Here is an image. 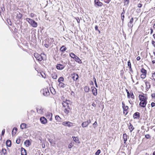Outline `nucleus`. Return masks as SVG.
<instances>
[{"instance_id":"49","label":"nucleus","mask_w":155,"mask_h":155,"mask_svg":"<svg viewBox=\"0 0 155 155\" xmlns=\"http://www.w3.org/2000/svg\"><path fill=\"white\" fill-rule=\"evenodd\" d=\"M73 146L72 143H70L68 146V147L69 148H71Z\"/></svg>"},{"instance_id":"5","label":"nucleus","mask_w":155,"mask_h":155,"mask_svg":"<svg viewBox=\"0 0 155 155\" xmlns=\"http://www.w3.org/2000/svg\"><path fill=\"white\" fill-rule=\"evenodd\" d=\"M70 101L68 100H66L63 101L62 103V105L64 108L71 107Z\"/></svg>"},{"instance_id":"18","label":"nucleus","mask_w":155,"mask_h":155,"mask_svg":"<svg viewBox=\"0 0 155 155\" xmlns=\"http://www.w3.org/2000/svg\"><path fill=\"white\" fill-rule=\"evenodd\" d=\"M30 24L34 27H36L37 26V24L33 20L31 19H30Z\"/></svg>"},{"instance_id":"62","label":"nucleus","mask_w":155,"mask_h":155,"mask_svg":"<svg viewBox=\"0 0 155 155\" xmlns=\"http://www.w3.org/2000/svg\"><path fill=\"white\" fill-rule=\"evenodd\" d=\"M150 34L151 35L152 34V33H153V29H152V28H150Z\"/></svg>"},{"instance_id":"36","label":"nucleus","mask_w":155,"mask_h":155,"mask_svg":"<svg viewBox=\"0 0 155 155\" xmlns=\"http://www.w3.org/2000/svg\"><path fill=\"white\" fill-rule=\"evenodd\" d=\"M66 50L67 48L64 45L62 46L60 48L61 51L63 52H64Z\"/></svg>"},{"instance_id":"53","label":"nucleus","mask_w":155,"mask_h":155,"mask_svg":"<svg viewBox=\"0 0 155 155\" xmlns=\"http://www.w3.org/2000/svg\"><path fill=\"white\" fill-rule=\"evenodd\" d=\"M20 142V139L19 138L17 139L16 140V143L17 144H19Z\"/></svg>"},{"instance_id":"28","label":"nucleus","mask_w":155,"mask_h":155,"mask_svg":"<svg viewBox=\"0 0 155 155\" xmlns=\"http://www.w3.org/2000/svg\"><path fill=\"white\" fill-rule=\"evenodd\" d=\"M145 84L146 85V89L148 90L150 87L151 86L150 83L148 81H146Z\"/></svg>"},{"instance_id":"20","label":"nucleus","mask_w":155,"mask_h":155,"mask_svg":"<svg viewBox=\"0 0 155 155\" xmlns=\"http://www.w3.org/2000/svg\"><path fill=\"white\" fill-rule=\"evenodd\" d=\"M71 109V107H65L64 109V112L66 114H68Z\"/></svg>"},{"instance_id":"60","label":"nucleus","mask_w":155,"mask_h":155,"mask_svg":"<svg viewBox=\"0 0 155 155\" xmlns=\"http://www.w3.org/2000/svg\"><path fill=\"white\" fill-rule=\"evenodd\" d=\"M35 14L33 13H31L30 14V16L31 17H33L35 15Z\"/></svg>"},{"instance_id":"34","label":"nucleus","mask_w":155,"mask_h":155,"mask_svg":"<svg viewBox=\"0 0 155 155\" xmlns=\"http://www.w3.org/2000/svg\"><path fill=\"white\" fill-rule=\"evenodd\" d=\"M58 86L60 88H63L65 87V84L62 82H59Z\"/></svg>"},{"instance_id":"19","label":"nucleus","mask_w":155,"mask_h":155,"mask_svg":"<svg viewBox=\"0 0 155 155\" xmlns=\"http://www.w3.org/2000/svg\"><path fill=\"white\" fill-rule=\"evenodd\" d=\"M64 66L62 64H58L56 65V68L58 70H61L64 69Z\"/></svg>"},{"instance_id":"33","label":"nucleus","mask_w":155,"mask_h":155,"mask_svg":"<svg viewBox=\"0 0 155 155\" xmlns=\"http://www.w3.org/2000/svg\"><path fill=\"white\" fill-rule=\"evenodd\" d=\"M17 130V128L16 127H14L12 131V136L14 135L16 133V132Z\"/></svg>"},{"instance_id":"39","label":"nucleus","mask_w":155,"mask_h":155,"mask_svg":"<svg viewBox=\"0 0 155 155\" xmlns=\"http://www.w3.org/2000/svg\"><path fill=\"white\" fill-rule=\"evenodd\" d=\"M26 127V124L24 123L21 124L20 125L21 128L22 129H23L24 128H25Z\"/></svg>"},{"instance_id":"29","label":"nucleus","mask_w":155,"mask_h":155,"mask_svg":"<svg viewBox=\"0 0 155 155\" xmlns=\"http://www.w3.org/2000/svg\"><path fill=\"white\" fill-rule=\"evenodd\" d=\"M21 155H27L26 150L24 148H21Z\"/></svg>"},{"instance_id":"32","label":"nucleus","mask_w":155,"mask_h":155,"mask_svg":"<svg viewBox=\"0 0 155 155\" xmlns=\"http://www.w3.org/2000/svg\"><path fill=\"white\" fill-rule=\"evenodd\" d=\"M6 144L7 147H10L11 146V141L9 140H7L6 141Z\"/></svg>"},{"instance_id":"63","label":"nucleus","mask_w":155,"mask_h":155,"mask_svg":"<svg viewBox=\"0 0 155 155\" xmlns=\"http://www.w3.org/2000/svg\"><path fill=\"white\" fill-rule=\"evenodd\" d=\"M98 27L97 25H96L95 27V28L96 30H98Z\"/></svg>"},{"instance_id":"42","label":"nucleus","mask_w":155,"mask_h":155,"mask_svg":"<svg viewBox=\"0 0 155 155\" xmlns=\"http://www.w3.org/2000/svg\"><path fill=\"white\" fill-rule=\"evenodd\" d=\"M24 144L26 146H29V140H28L24 142Z\"/></svg>"},{"instance_id":"38","label":"nucleus","mask_w":155,"mask_h":155,"mask_svg":"<svg viewBox=\"0 0 155 155\" xmlns=\"http://www.w3.org/2000/svg\"><path fill=\"white\" fill-rule=\"evenodd\" d=\"M1 151L2 154H3L4 155L7 154V153L6 150L5 149L2 148Z\"/></svg>"},{"instance_id":"47","label":"nucleus","mask_w":155,"mask_h":155,"mask_svg":"<svg viewBox=\"0 0 155 155\" xmlns=\"http://www.w3.org/2000/svg\"><path fill=\"white\" fill-rule=\"evenodd\" d=\"M145 137L147 139H150L151 137L150 136L149 134H147L145 135Z\"/></svg>"},{"instance_id":"8","label":"nucleus","mask_w":155,"mask_h":155,"mask_svg":"<svg viewBox=\"0 0 155 155\" xmlns=\"http://www.w3.org/2000/svg\"><path fill=\"white\" fill-rule=\"evenodd\" d=\"M94 2L96 6L101 7L103 5V3L99 0H94Z\"/></svg>"},{"instance_id":"56","label":"nucleus","mask_w":155,"mask_h":155,"mask_svg":"<svg viewBox=\"0 0 155 155\" xmlns=\"http://www.w3.org/2000/svg\"><path fill=\"white\" fill-rule=\"evenodd\" d=\"M142 6V4L141 3H139L138 4L137 6L138 7L140 8Z\"/></svg>"},{"instance_id":"48","label":"nucleus","mask_w":155,"mask_h":155,"mask_svg":"<svg viewBox=\"0 0 155 155\" xmlns=\"http://www.w3.org/2000/svg\"><path fill=\"white\" fill-rule=\"evenodd\" d=\"M151 97L152 99H155V93H152L151 94Z\"/></svg>"},{"instance_id":"3","label":"nucleus","mask_w":155,"mask_h":155,"mask_svg":"<svg viewBox=\"0 0 155 155\" xmlns=\"http://www.w3.org/2000/svg\"><path fill=\"white\" fill-rule=\"evenodd\" d=\"M122 105L123 109V114L126 115H127L129 112V107L128 106L125 105L124 101L122 102Z\"/></svg>"},{"instance_id":"45","label":"nucleus","mask_w":155,"mask_h":155,"mask_svg":"<svg viewBox=\"0 0 155 155\" xmlns=\"http://www.w3.org/2000/svg\"><path fill=\"white\" fill-rule=\"evenodd\" d=\"M50 91L52 94H55L56 92L55 91V90L53 88L50 89Z\"/></svg>"},{"instance_id":"27","label":"nucleus","mask_w":155,"mask_h":155,"mask_svg":"<svg viewBox=\"0 0 155 155\" xmlns=\"http://www.w3.org/2000/svg\"><path fill=\"white\" fill-rule=\"evenodd\" d=\"M128 98L129 99L131 98L132 100H134V99L135 96L132 91H131L130 92V97H128Z\"/></svg>"},{"instance_id":"40","label":"nucleus","mask_w":155,"mask_h":155,"mask_svg":"<svg viewBox=\"0 0 155 155\" xmlns=\"http://www.w3.org/2000/svg\"><path fill=\"white\" fill-rule=\"evenodd\" d=\"M64 79L63 77H60L58 79V82H61L64 81Z\"/></svg>"},{"instance_id":"64","label":"nucleus","mask_w":155,"mask_h":155,"mask_svg":"<svg viewBox=\"0 0 155 155\" xmlns=\"http://www.w3.org/2000/svg\"><path fill=\"white\" fill-rule=\"evenodd\" d=\"M136 59L137 61H139L140 59V56H138L137 58Z\"/></svg>"},{"instance_id":"59","label":"nucleus","mask_w":155,"mask_h":155,"mask_svg":"<svg viewBox=\"0 0 155 155\" xmlns=\"http://www.w3.org/2000/svg\"><path fill=\"white\" fill-rule=\"evenodd\" d=\"M5 133V129H3L2 130V135H3Z\"/></svg>"},{"instance_id":"55","label":"nucleus","mask_w":155,"mask_h":155,"mask_svg":"<svg viewBox=\"0 0 155 155\" xmlns=\"http://www.w3.org/2000/svg\"><path fill=\"white\" fill-rule=\"evenodd\" d=\"M94 127L95 128V127H97V122L95 121L94 123L93 124Z\"/></svg>"},{"instance_id":"44","label":"nucleus","mask_w":155,"mask_h":155,"mask_svg":"<svg viewBox=\"0 0 155 155\" xmlns=\"http://www.w3.org/2000/svg\"><path fill=\"white\" fill-rule=\"evenodd\" d=\"M124 5H128L129 3V0H124Z\"/></svg>"},{"instance_id":"58","label":"nucleus","mask_w":155,"mask_h":155,"mask_svg":"<svg viewBox=\"0 0 155 155\" xmlns=\"http://www.w3.org/2000/svg\"><path fill=\"white\" fill-rule=\"evenodd\" d=\"M45 47L46 48H48L49 47V45L47 44H45L44 45Z\"/></svg>"},{"instance_id":"25","label":"nucleus","mask_w":155,"mask_h":155,"mask_svg":"<svg viewBox=\"0 0 155 155\" xmlns=\"http://www.w3.org/2000/svg\"><path fill=\"white\" fill-rule=\"evenodd\" d=\"M75 61L79 63V64H81L82 61L80 59V58L76 56L75 57L74 59Z\"/></svg>"},{"instance_id":"35","label":"nucleus","mask_w":155,"mask_h":155,"mask_svg":"<svg viewBox=\"0 0 155 155\" xmlns=\"http://www.w3.org/2000/svg\"><path fill=\"white\" fill-rule=\"evenodd\" d=\"M55 119L57 120V122H60L61 121V118L58 115H56L55 116Z\"/></svg>"},{"instance_id":"9","label":"nucleus","mask_w":155,"mask_h":155,"mask_svg":"<svg viewBox=\"0 0 155 155\" xmlns=\"http://www.w3.org/2000/svg\"><path fill=\"white\" fill-rule=\"evenodd\" d=\"M134 18H132L130 19L127 25L129 28L132 29L133 27V23L134 21Z\"/></svg>"},{"instance_id":"31","label":"nucleus","mask_w":155,"mask_h":155,"mask_svg":"<svg viewBox=\"0 0 155 155\" xmlns=\"http://www.w3.org/2000/svg\"><path fill=\"white\" fill-rule=\"evenodd\" d=\"M51 77L53 79H57V74L55 72H53L51 74Z\"/></svg>"},{"instance_id":"30","label":"nucleus","mask_w":155,"mask_h":155,"mask_svg":"<svg viewBox=\"0 0 155 155\" xmlns=\"http://www.w3.org/2000/svg\"><path fill=\"white\" fill-rule=\"evenodd\" d=\"M125 13V12L124 10H123V12L121 13V18L122 22H124V19L125 18L124 16V14Z\"/></svg>"},{"instance_id":"6","label":"nucleus","mask_w":155,"mask_h":155,"mask_svg":"<svg viewBox=\"0 0 155 155\" xmlns=\"http://www.w3.org/2000/svg\"><path fill=\"white\" fill-rule=\"evenodd\" d=\"M62 124L65 126H68V127L73 126L74 124L69 121H64L62 122Z\"/></svg>"},{"instance_id":"51","label":"nucleus","mask_w":155,"mask_h":155,"mask_svg":"<svg viewBox=\"0 0 155 155\" xmlns=\"http://www.w3.org/2000/svg\"><path fill=\"white\" fill-rule=\"evenodd\" d=\"M126 91L127 93V97H130V92L128 91L127 89H126Z\"/></svg>"},{"instance_id":"1","label":"nucleus","mask_w":155,"mask_h":155,"mask_svg":"<svg viewBox=\"0 0 155 155\" xmlns=\"http://www.w3.org/2000/svg\"><path fill=\"white\" fill-rule=\"evenodd\" d=\"M139 98L140 101L139 105L143 107H145L147 103L148 97L147 95L141 92L139 95Z\"/></svg>"},{"instance_id":"21","label":"nucleus","mask_w":155,"mask_h":155,"mask_svg":"<svg viewBox=\"0 0 155 155\" xmlns=\"http://www.w3.org/2000/svg\"><path fill=\"white\" fill-rule=\"evenodd\" d=\"M128 136L126 134H123V139L124 140V144H126V142L127 141V140Z\"/></svg>"},{"instance_id":"52","label":"nucleus","mask_w":155,"mask_h":155,"mask_svg":"<svg viewBox=\"0 0 155 155\" xmlns=\"http://www.w3.org/2000/svg\"><path fill=\"white\" fill-rule=\"evenodd\" d=\"M75 18L76 20L78 23L79 24L80 22V19H79V17Z\"/></svg>"},{"instance_id":"46","label":"nucleus","mask_w":155,"mask_h":155,"mask_svg":"<svg viewBox=\"0 0 155 155\" xmlns=\"http://www.w3.org/2000/svg\"><path fill=\"white\" fill-rule=\"evenodd\" d=\"M101 153V151L100 150H98L95 153V155H99Z\"/></svg>"},{"instance_id":"7","label":"nucleus","mask_w":155,"mask_h":155,"mask_svg":"<svg viewBox=\"0 0 155 155\" xmlns=\"http://www.w3.org/2000/svg\"><path fill=\"white\" fill-rule=\"evenodd\" d=\"M41 91L43 94L45 96H47L50 94L49 90L48 88H44Z\"/></svg>"},{"instance_id":"24","label":"nucleus","mask_w":155,"mask_h":155,"mask_svg":"<svg viewBox=\"0 0 155 155\" xmlns=\"http://www.w3.org/2000/svg\"><path fill=\"white\" fill-rule=\"evenodd\" d=\"M127 65L129 68V70L131 72H133V71L131 68V64L130 60L127 62Z\"/></svg>"},{"instance_id":"57","label":"nucleus","mask_w":155,"mask_h":155,"mask_svg":"<svg viewBox=\"0 0 155 155\" xmlns=\"http://www.w3.org/2000/svg\"><path fill=\"white\" fill-rule=\"evenodd\" d=\"M151 106L152 107H155V103L154 102H152L151 103Z\"/></svg>"},{"instance_id":"4","label":"nucleus","mask_w":155,"mask_h":155,"mask_svg":"<svg viewBox=\"0 0 155 155\" xmlns=\"http://www.w3.org/2000/svg\"><path fill=\"white\" fill-rule=\"evenodd\" d=\"M140 72L142 74H140V77L142 79H144L146 78L147 74V71L143 68H142L140 69Z\"/></svg>"},{"instance_id":"50","label":"nucleus","mask_w":155,"mask_h":155,"mask_svg":"<svg viewBox=\"0 0 155 155\" xmlns=\"http://www.w3.org/2000/svg\"><path fill=\"white\" fill-rule=\"evenodd\" d=\"M111 0H104V3L106 4H109Z\"/></svg>"},{"instance_id":"54","label":"nucleus","mask_w":155,"mask_h":155,"mask_svg":"<svg viewBox=\"0 0 155 155\" xmlns=\"http://www.w3.org/2000/svg\"><path fill=\"white\" fill-rule=\"evenodd\" d=\"M7 21L9 25H12V22H11V20L10 19H8L7 20Z\"/></svg>"},{"instance_id":"61","label":"nucleus","mask_w":155,"mask_h":155,"mask_svg":"<svg viewBox=\"0 0 155 155\" xmlns=\"http://www.w3.org/2000/svg\"><path fill=\"white\" fill-rule=\"evenodd\" d=\"M1 8L2 11L3 10L4 11L5 9V8L4 6V5H3V7H2Z\"/></svg>"},{"instance_id":"10","label":"nucleus","mask_w":155,"mask_h":155,"mask_svg":"<svg viewBox=\"0 0 155 155\" xmlns=\"http://www.w3.org/2000/svg\"><path fill=\"white\" fill-rule=\"evenodd\" d=\"M16 18L18 19L17 21H19L18 23H19L20 22V20L21 19V18L22 17V15L19 12H17L16 13Z\"/></svg>"},{"instance_id":"2","label":"nucleus","mask_w":155,"mask_h":155,"mask_svg":"<svg viewBox=\"0 0 155 155\" xmlns=\"http://www.w3.org/2000/svg\"><path fill=\"white\" fill-rule=\"evenodd\" d=\"M34 55L36 59L39 61H41L46 57L44 53H41V54H39L38 53H36L34 54Z\"/></svg>"},{"instance_id":"43","label":"nucleus","mask_w":155,"mask_h":155,"mask_svg":"<svg viewBox=\"0 0 155 155\" xmlns=\"http://www.w3.org/2000/svg\"><path fill=\"white\" fill-rule=\"evenodd\" d=\"M151 78L152 80H153L154 81H155V72L152 73V75Z\"/></svg>"},{"instance_id":"37","label":"nucleus","mask_w":155,"mask_h":155,"mask_svg":"<svg viewBox=\"0 0 155 155\" xmlns=\"http://www.w3.org/2000/svg\"><path fill=\"white\" fill-rule=\"evenodd\" d=\"M84 90L85 92H88L90 90L89 87L88 86H85L84 87Z\"/></svg>"},{"instance_id":"15","label":"nucleus","mask_w":155,"mask_h":155,"mask_svg":"<svg viewBox=\"0 0 155 155\" xmlns=\"http://www.w3.org/2000/svg\"><path fill=\"white\" fill-rule=\"evenodd\" d=\"M91 89L93 94L95 96H97V89L94 87H92Z\"/></svg>"},{"instance_id":"16","label":"nucleus","mask_w":155,"mask_h":155,"mask_svg":"<svg viewBox=\"0 0 155 155\" xmlns=\"http://www.w3.org/2000/svg\"><path fill=\"white\" fill-rule=\"evenodd\" d=\"M40 120L41 123L43 124H46L47 122V120L44 117H42L40 118Z\"/></svg>"},{"instance_id":"11","label":"nucleus","mask_w":155,"mask_h":155,"mask_svg":"<svg viewBox=\"0 0 155 155\" xmlns=\"http://www.w3.org/2000/svg\"><path fill=\"white\" fill-rule=\"evenodd\" d=\"M91 123V121L90 120H89L87 121L83 122L81 124L82 126L84 128L87 127L89 124Z\"/></svg>"},{"instance_id":"17","label":"nucleus","mask_w":155,"mask_h":155,"mask_svg":"<svg viewBox=\"0 0 155 155\" xmlns=\"http://www.w3.org/2000/svg\"><path fill=\"white\" fill-rule=\"evenodd\" d=\"M133 117L134 119H139L140 117V114L138 112H135L133 115Z\"/></svg>"},{"instance_id":"26","label":"nucleus","mask_w":155,"mask_h":155,"mask_svg":"<svg viewBox=\"0 0 155 155\" xmlns=\"http://www.w3.org/2000/svg\"><path fill=\"white\" fill-rule=\"evenodd\" d=\"M36 70L37 71L38 73H40V74L41 75L42 77L44 78H46V75L45 74V73L43 71H38V70H36Z\"/></svg>"},{"instance_id":"13","label":"nucleus","mask_w":155,"mask_h":155,"mask_svg":"<svg viewBox=\"0 0 155 155\" xmlns=\"http://www.w3.org/2000/svg\"><path fill=\"white\" fill-rule=\"evenodd\" d=\"M45 116L46 118L50 121L52 120V114L50 112H47L45 114Z\"/></svg>"},{"instance_id":"41","label":"nucleus","mask_w":155,"mask_h":155,"mask_svg":"<svg viewBox=\"0 0 155 155\" xmlns=\"http://www.w3.org/2000/svg\"><path fill=\"white\" fill-rule=\"evenodd\" d=\"M70 57L73 58V59H74L75 57L76 56L74 53H71L70 54Z\"/></svg>"},{"instance_id":"22","label":"nucleus","mask_w":155,"mask_h":155,"mask_svg":"<svg viewBox=\"0 0 155 155\" xmlns=\"http://www.w3.org/2000/svg\"><path fill=\"white\" fill-rule=\"evenodd\" d=\"M128 127L130 132H131L134 129V127L133 125L130 123L129 125H128Z\"/></svg>"},{"instance_id":"23","label":"nucleus","mask_w":155,"mask_h":155,"mask_svg":"<svg viewBox=\"0 0 155 155\" xmlns=\"http://www.w3.org/2000/svg\"><path fill=\"white\" fill-rule=\"evenodd\" d=\"M72 138L73 139L74 141L76 143H79L80 142L78 138L77 137L72 136Z\"/></svg>"},{"instance_id":"14","label":"nucleus","mask_w":155,"mask_h":155,"mask_svg":"<svg viewBox=\"0 0 155 155\" xmlns=\"http://www.w3.org/2000/svg\"><path fill=\"white\" fill-rule=\"evenodd\" d=\"M37 111L38 114H42L44 113V108L41 107H38L37 109Z\"/></svg>"},{"instance_id":"12","label":"nucleus","mask_w":155,"mask_h":155,"mask_svg":"<svg viewBox=\"0 0 155 155\" xmlns=\"http://www.w3.org/2000/svg\"><path fill=\"white\" fill-rule=\"evenodd\" d=\"M72 78L74 81H77L78 78V75L75 73H73L71 74Z\"/></svg>"}]
</instances>
